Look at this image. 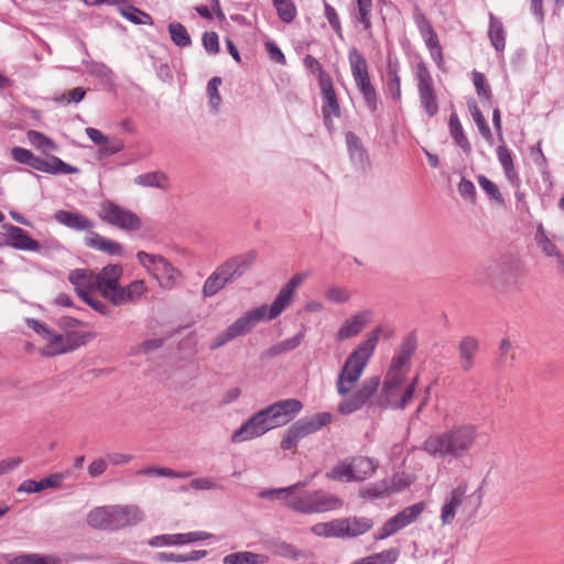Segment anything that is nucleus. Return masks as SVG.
<instances>
[{
    "instance_id": "obj_1",
    "label": "nucleus",
    "mask_w": 564,
    "mask_h": 564,
    "mask_svg": "<svg viewBox=\"0 0 564 564\" xmlns=\"http://www.w3.org/2000/svg\"><path fill=\"white\" fill-rule=\"evenodd\" d=\"M307 273L294 275L278 293L271 305L262 304L247 311L232 324L218 333L209 344L210 350H216L237 337L249 334L260 322H270L279 317L292 303L295 290L307 278Z\"/></svg>"
},
{
    "instance_id": "obj_2",
    "label": "nucleus",
    "mask_w": 564,
    "mask_h": 564,
    "mask_svg": "<svg viewBox=\"0 0 564 564\" xmlns=\"http://www.w3.org/2000/svg\"><path fill=\"white\" fill-rule=\"evenodd\" d=\"M307 485L308 480H303L283 488L265 489L258 497L268 500L282 499L285 507L303 514L330 512L343 507L344 502L339 497L322 489L299 492L300 488Z\"/></svg>"
},
{
    "instance_id": "obj_3",
    "label": "nucleus",
    "mask_w": 564,
    "mask_h": 564,
    "mask_svg": "<svg viewBox=\"0 0 564 564\" xmlns=\"http://www.w3.org/2000/svg\"><path fill=\"white\" fill-rule=\"evenodd\" d=\"M478 437L474 424H459L449 430L431 434L424 441L422 449L437 459H459L469 454Z\"/></svg>"
},
{
    "instance_id": "obj_4",
    "label": "nucleus",
    "mask_w": 564,
    "mask_h": 564,
    "mask_svg": "<svg viewBox=\"0 0 564 564\" xmlns=\"http://www.w3.org/2000/svg\"><path fill=\"white\" fill-rule=\"evenodd\" d=\"M381 326L376 327L368 338L361 341L347 357L336 380V389L338 394L346 395L350 393L360 379L364 369L375 352L378 344Z\"/></svg>"
},
{
    "instance_id": "obj_5",
    "label": "nucleus",
    "mask_w": 564,
    "mask_h": 564,
    "mask_svg": "<svg viewBox=\"0 0 564 564\" xmlns=\"http://www.w3.org/2000/svg\"><path fill=\"white\" fill-rule=\"evenodd\" d=\"M257 252L249 250L228 258L212 272L205 280L202 293L204 297H213L226 285L234 283L248 272L257 260Z\"/></svg>"
},
{
    "instance_id": "obj_6",
    "label": "nucleus",
    "mask_w": 564,
    "mask_h": 564,
    "mask_svg": "<svg viewBox=\"0 0 564 564\" xmlns=\"http://www.w3.org/2000/svg\"><path fill=\"white\" fill-rule=\"evenodd\" d=\"M137 259L140 264L158 280L162 289L172 290L177 285L181 272L164 257L139 251Z\"/></svg>"
},
{
    "instance_id": "obj_7",
    "label": "nucleus",
    "mask_w": 564,
    "mask_h": 564,
    "mask_svg": "<svg viewBox=\"0 0 564 564\" xmlns=\"http://www.w3.org/2000/svg\"><path fill=\"white\" fill-rule=\"evenodd\" d=\"M98 217L123 231H138L142 227V221L135 213L110 199L99 204Z\"/></svg>"
},
{
    "instance_id": "obj_8",
    "label": "nucleus",
    "mask_w": 564,
    "mask_h": 564,
    "mask_svg": "<svg viewBox=\"0 0 564 564\" xmlns=\"http://www.w3.org/2000/svg\"><path fill=\"white\" fill-rule=\"evenodd\" d=\"M303 409V403L297 399H284L260 410L267 423L272 429L283 426L291 422Z\"/></svg>"
},
{
    "instance_id": "obj_9",
    "label": "nucleus",
    "mask_w": 564,
    "mask_h": 564,
    "mask_svg": "<svg viewBox=\"0 0 564 564\" xmlns=\"http://www.w3.org/2000/svg\"><path fill=\"white\" fill-rule=\"evenodd\" d=\"M303 409V403L297 399H284L260 410L267 423L272 429L283 426L291 422Z\"/></svg>"
},
{
    "instance_id": "obj_10",
    "label": "nucleus",
    "mask_w": 564,
    "mask_h": 564,
    "mask_svg": "<svg viewBox=\"0 0 564 564\" xmlns=\"http://www.w3.org/2000/svg\"><path fill=\"white\" fill-rule=\"evenodd\" d=\"M303 409V403L297 399H284L260 410L267 423L272 429L283 426L291 422Z\"/></svg>"
},
{
    "instance_id": "obj_11",
    "label": "nucleus",
    "mask_w": 564,
    "mask_h": 564,
    "mask_svg": "<svg viewBox=\"0 0 564 564\" xmlns=\"http://www.w3.org/2000/svg\"><path fill=\"white\" fill-rule=\"evenodd\" d=\"M415 78L417 80L421 107L429 117H433L438 112L440 108L436 100L433 78L424 62L417 63L415 67Z\"/></svg>"
},
{
    "instance_id": "obj_12",
    "label": "nucleus",
    "mask_w": 564,
    "mask_h": 564,
    "mask_svg": "<svg viewBox=\"0 0 564 564\" xmlns=\"http://www.w3.org/2000/svg\"><path fill=\"white\" fill-rule=\"evenodd\" d=\"M379 386L380 378L377 376L365 379L359 389H357L348 399L339 402L338 412L343 415H348L358 411L377 392Z\"/></svg>"
},
{
    "instance_id": "obj_13",
    "label": "nucleus",
    "mask_w": 564,
    "mask_h": 564,
    "mask_svg": "<svg viewBox=\"0 0 564 564\" xmlns=\"http://www.w3.org/2000/svg\"><path fill=\"white\" fill-rule=\"evenodd\" d=\"M417 381L419 377L416 376L405 388L392 387L389 390L382 386L377 404L381 408L405 409L413 398Z\"/></svg>"
},
{
    "instance_id": "obj_14",
    "label": "nucleus",
    "mask_w": 564,
    "mask_h": 564,
    "mask_svg": "<svg viewBox=\"0 0 564 564\" xmlns=\"http://www.w3.org/2000/svg\"><path fill=\"white\" fill-rule=\"evenodd\" d=\"M45 339L48 341L42 349V355L45 357L65 354L85 344V336L79 334H67L66 336H63L51 332V335Z\"/></svg>"
},
{
    "instance_id": "obj_15",
    "label": "nucleus",
    "mask_w": 564,
    "mask_h": 564,
    "mask_svg": "<svg viewBox=\"0 0 564 564\" xmlns=\"http://www.w3.org/2000/svg\"><path fill=\"white\" fill-rule=\"evenodd\" d=\"M123 269L120 264H108L95 274L97 291L104 299L111 302V297L121 286L119 281L122 276Z\"/></svg>"
},
{
    "instance_id": "obj_16",
    "label": "nucleus",
    "mask_w": 564,
    "mask_h": 564,
    "mask_svg": "<svg viewBox=\"0 0 564 564\" xmlns=\"http://www.w3.org/2000/svg\"><path fill=\"white\" fill-rule=\"evenodd\" d=\"M270 430H272V425L267 423L261 411H258L234 432L231 435V442L237 444L250 441L265 434Z\"/></svg>"
},
{
    "instance_id": "obj_17",
    "label": "nucleus",
    "mask_w": 564,
    "mask_h": 564,
    "mask_svg": "<svg viewBox=\"0 0 564 564\" xmlns=\"http://www.w3.org/2000/svg\"><path fill=\"white\" fill-rule=\"evenodd\" d=\"M2 228L6 231L7 246L23 251H42L41 245L34 240L24 229L10 224H4Z\"/></svg>"
},
{
    "instance_id": "obj_18",
    "label": "nucleus",
    "mask_w": 564,
    "mask_h": 564,
    "mask_svg": "<svg viewBox=\"0 0 564 564\" xmlns=\"http://www.w3.org/2000/svg\"><path fill=\"white\" fill-rule=\"evenodd\" d=\"M212 538V534L204 531H195L187 533L162 534L153 536L149 540V545L153 547L164 545H184Z\"/></svg>"
},
{
    "instance_id": "obj_19",
    "label": "nucleus",
    "mask_w": 564,
    "mask_h": 564,
    "mask_svg": "<svg viewBox=\"0 0 564 564\" xmlns=\"http://www.w3.org/2000/svg\"><path fill=\"white\" fill-rule=\"evenodd\" d=\"M467 484L462 482L451 490L441 509V521L443 525L451 524L456 516L459 506L466 499Z\"/></svg>"
},
{
    "instance_id": "obj_20",
    "label": "nucleus",
    "mask_w": 564,
    "mask_h": 564,
    "mask_svg": "<svg viewBox=\"0 0 564 564\" xmlns=\"http://www.w3.org/2000/svg\"><path fill=\"white\" fill-rule=\"evenodd\" d=\"M148 292V286L143 280H134L126 286H120L111 297V304L121 306L133 304L141 300Z\"/></svg>"
},
{
    "instance_id": "obj_21",
    "label": "nucleus",
    "mask_w": 564,
    "mask_h": 564,
    "mask_svg": "<svg viewBox=\"0 0 564 564\" xmlns=\"http://www.w3.org/2000/svg\"><path fill=\"white\" fill-rule=\"evenodd\" d=\"M322 97H323V117L325 124L327 127L332 126V116L339 117L340 116V108L339 104L337 101L336 93L333 87V82L330 77H324L322 80V85H319Z\"/></svg>"
},
{
    "instance_id": "obj_22",
    "label": "nucleus",
    "mask_w": 564,
    "mask_h": 564,
    "mask_svg": "<svg viewBox=\"0 0 564 564\" xmlns=\"http://www.w3.org/2000/svg\"><path fill=\"white\" fill-rule=\"evenodd\" d=\"M113 531L135 525L143 520V512L138 506H112Z\"/></svg>"
},
{
    "instance_id": "obj_23",
    "label": "nucleus",
    "mask_w": 564,
    "mask_h": 564,
    "mask_svg": "<svg viewBox=\"0 0 564 564\" xmlns=\"http://www.w3.org/2000/svg\"><path fill=\"white\" fill-rule=\"evenodd\" d=\"M371 316L370 311H361L347 318L337 332V339L345 340L357 336L362 328L369 323Z\"/></svg>"
},
{
    "instance_id": "obj_24",
    "label": "nucleus",
    "mask_w": 564,
    "mask_h": 564,
    "mask_svg": "<svg viewBox=\"0 0 564 564\" xmlns=\"http://www.w3.org/2000/svg\"><path fill=\"white\" fill-rule=\"evenodd\" d=\"M54 218L61 225L77 230V231H93L95 224L88 217L79 213H73L68 210H57L54 214Z\"/></svg>"
},
{
    "instance_id": "obj_25",
    "label": "nucleus",
    "mask_w": 564,
    "mask_h": 564,
    "mask_svg": "<svg viewBox=\"0 0 564 564\" xmlns=\"http://www.w3.org/2000/svg\"><path fill=\"white\" fill-rule=\"evenodd\" d=\"M68 281L74 285L80 299L89 294V291L97 290L95 273L87 269L72 270L68 274Z\"/></svg>"
},
{
    "instance_id": "obj_26",
    "label": "nucleus",
    "mask_w": 564,
    "mask_h": 564,
    "mask_svg": "<svg viewBox=\"0 0 564 564\" xmlns=\"http://www.w3.org/2000/svg\"><path fill=\"white\" fill-rule=\"evenodd\" d=\"M401 487L395 485L394 479H383L378 482L368 484L359 490V496L362 499H380L390 496L393 492L400 491Z\"/></svg>"
},
{
    "instance_id": "obj_27",
    "label": "nucleus",
    "mask_w": 564,
    "mask_h": 564,
    "mask_svg": "<svg viewBox=\"0 0 564 564\" xmlns=\"http://www.w3.org/2000/svg\"><path fill=\"white\" fill-rule=\"evenodd\" d=\"M84 241L86 247L105 252L109 256H121L123 252V248L119 242L108 239L96 231L87 232Z\"/></svg>"
},
{
    "instance_id": "obj_28",
    "label": "nucleus",
    "mask_w": 564,
    "mask_h": 564,
    "mask_svg": "<svg viewBox=\"0 0 564 564\" xmlns=\"http://www.w3.org/2000/svg\"><path fill=\"white\" fill-rule=\"evenodd\" d=\"M479 348L478 340L473 336H465L458 345L459 366L464 372H469L475 366V357Z\"/></svg>"
},
{
    "instance_id": "obj_29",
    "label": "nucleus",
    "mask_w": 564,
    "mask_h": 564,
    "mask_svg": "<svg viewBox=\"0 0 564 564\" xmlns=\"http://www.w3.org/2000/svg\"><path fill=\"white\" fill-rule=\"evenodd\" d=\"M64 479L62 474H52L40 481L26 479L18 487V492L35 494L41 492L47 488H58Z\"/></svg>"
},
{
    "instance_id": "obj_30",
    "label": "nucleus",
    "mask_w": 564,
    "mask_h": 564,
    "mask_svg": "<svg viewBox=\"0 0 564 564\" xmlns=\"http://www.w3.org/2000/svg\"><path fill=\"white\" fill-rule=\"evenodd\" d=\"M112 506L97 507L87 516V523L99 530L113 531Z\"/></svg>"
},
{
    "instance_id": "obj_31",
    "label": "nucleus",
    "mask_w": 564,
    "mask_h": 564,
    "mask_svg": "<svg viewBox=\"0 0 564 564\" xmlns=\"http://www.w3.org/2000/svg\"><path fill=\"white\" fill-rule=\"evenodd\" d=\"M535 241L546 257H555L558 271L564 273V257L557 247L547 238L542 225H539L536 228Z\"/></svg>"
},
{
    "instance_id": "obj_32",
    "label": "nucleus",
    "mask_w": 564,
    "mask_h": 564,
    "mask_svg": "<svg viewBox=\"0 0 564 564\" xmlns=\"http://www.w3.org/2000/svg\"><path fill=\"white\" fill-rule=\"evenodd\" d=\"M311 435L303 417L294 422L285 432L281 441V448L286 451L295 447L300 440Z\"/></svg>"
},
{
    "instance_id": "obj_33",
    "label": "nucleus",
    "mask_w": 564,
    "mask_h": 564,
    "mask_svg": "<svg viewBox=\"0 0 564 564\" xmlns=\"http://www.w3.org/2000/svg\"><path fill=\"white\" fill-rule=\"evenodd\" d=\"M344 538H355L368 532L372 521L368 518H341Z\"/></svg>"
},
{
    "instance_id": "obj_34",
    "label": "nucleus",
    "mask_w": 564,
    "mask_h": 564,
    "mask_svg": "<svg viewBox=\"0 0 564 564\" xmlns=\"http://www.w3.org/2000/svg\"><path fill=\"white\" fill-rule=\"evenodd\" d=\"M497 158L501 164L507 180L516 187L519 186L520 180L514 169L512 154L506 145H499L497 148Z\"/></svg>"
},
{
    "instance_id": "obj_35",
    "label": "nucleus",
    "mask_w": 564,
    "mask_h": 564,
    "mask_svg": "<svg viewBox=\"0 0 564 564\" xmlns=\"http://www.w3.org/2000/svg\"><path fill=\"white\" fill-rule=\"evenodd\" d=\"M268 562V555L249 551L230 553L223 558L224 564H265Z\"/></svg>"
},
{
    "instance_id": "obj_36",
    "label": "nucleus",
    "mask_w": 564,
    "mask_h": 564,
    "mask_svg": "<svg viewBox=\"0 0 564 564\" xmlns=\"http://www.w3.org/2000/svg\"><path fill=\"white\" fill-rule=\"evenodd\" d=\"M354 80L360 94L362 95V98L369 111L376 112L378 109V98L376 89L370 82L369 75L355 78Z\"/></svg>"
},
{
    "instance_id": "obj_37",
    "label": "nucleus",
    "mask_w": 564,
    "mask_h": 564,
    "mask_svg": "<svg viewBox=\"0 0 564 564\" xmlns=\"http://www.w3.org/2000/svg\"><path fill=\"white\" fill-rule=\"evenodd\" d=\"M356 481H362L370 478L378 468V463L373 458L358 456L351 458Z\"/></svg>"
},
{
    "instance_id": "obj_38",
    "label": "nucleus",
    "mask_w": 564,
    "mask_h": 564,
    "mask_svg": "<svg viewBox=\"0 0 564 564\" xmlns=\"http://www.w3.org/2000/svg\"><path fill=\"white\" fill-rule=\"evenodd\" d=\"M67 561L56 555L30 553L13 557L9 564H66Z\"/></svg>"
},
{
    "instance_id": "obj_39",
    "label": "nucleus",
    "mask_w": 564,
    "mask_h": 564,
    "mask_svg": "<svg viewBox=\"0 0 564 564\" xmlns=\"http://www.w3.org/2000/svg\"><path fill=\"white\" fill-rule=\"evenodd\" d=\"M311 532L321 538H344L341 518L316 523L311 528Z\"/></svg>"
},
{
    "instance_id": "obj_40",
    "label": "nucleus",
    "mask_w": 564,
    "mask_h": 564,
    "mask_svg": "<svg viewBox=\"0 0 564 564\" xmlns=\"http://www.w3.org/2000/svg\"><path fill=\"white\" fill-rule=\"evenodd\" d=\"M326 478L345 482L356 481L351 458L341 460L335 465L326 473Z\"/></svg>"
},
{
    "instance_id": "obj_41",
    "label": "nucleus",
    "mask_w": 564,
    "mask_h": 564,
    "mask_svg": "<svg viewBox=\"0 0 564 564\" xmlns=\"http://www.w3.org/2000/svg\"><path fill=\"white\" fill-rule=\"evenodd\" d=\"M134 184L142 187L165 189L169 184V178L163 172L154 171L138 175L134 177Z\"/></svg>"
},
{
    "instance_id": "obj_42",
    "label": "nucleus",
    "mask_w": 564,
    "mask_h": 564,
    "mask_svg": "<svg viewBox=\"0 0 564 564\" xmlns=\"http://www.w3.org/2000/svg\"><path fill=\"white\" fill-rule=\"evenodd\" d=\"M490 24L488 35L492 46L497 52H502L506 46V32L502 22L498 20L494 14L489 15Z\"/></svg>"
},
{
    "instance_id": "obj_43",
    "label": "nucleus",
    "mask_w": 564,
    "mask_h": 564,
    "mask_svg": "<svg viewBox=\"0 0 564 564\" xmlns=\"http://www.w3.org/2000/svg\"><path fill=\"white\" fill-rule=\"evenodd\" d=\"M372 0H355L354 18L366 31L371 29Z\"/></svg>"
},
{
    "instance_id": "obj_44",
    "label": "nucleus",
    "mask_w": 564,
    "mask_h": 564,
    "mask_svg": "<svg viewBox=\"0 0 564 564\" xmlns=\"http://www.w3.org/2000/svg\"><path fill=\"white\" fill-rule=\"evenodd\" d=\"M207 555L206 550H195L185 554H176L173 552H160L156 554V560L163 562H196L204 558Z\"/></svg>"
},
{
    "instance_id": "obj_45",
    "label": "nucleus",
    "mask_w": 564,
    "mask_h": 564,
    "mask_svg": "<svg viewBox=\"0 0 564 564\" xmlns=\"http://www.w3.org/2000/svg\"><path fill=\"white\" fill-rule=\"evenodd\" d=\"M119 12L124 19H127L133 24H153L152 17L134 6H120Z\"/></svg>"
},
{
    "instance_id": "obj_46",
    "label": "nucleus",
    "mask_w": 564,
    "mask_h": 564,
    "mask_svg": "<svg viewBox=\"0 0 564 564\" xmlns=\"http://www.w3.org/2000/svg\"><path fill=\"white\" fill-rule=\"evenodd\" d=\"M346 141L351 161L364 167L367 162V153L360 140L352 132H348L346 134Z\"/></svg>"
},
{
    "instance_id": "obj_47",
    "label": "nucleus",
    "mask_w": 564,
    "mask_h": 564,
    "mask_svg": "<svg viewBox=\"0 0 564 564\" xmlns=\"http://www.w3.org/2000/svg\"><path fill=\"white\" fill-rule=\"evenodd\" d=\"M348 61L354 79L369 75L367 61L356 47L349 50Z\"/></svg>"
},
{
    "instance_id": "obj_48",
    "label": "nucleus",
    "mask_w": 564,
    "mask_h": 564,
    "mask_svg": "<svg viewBox=\"0 0 564 564\" xmlns=\"http://www.w3.org/2000/svg\"><path fill=\"white\" fill-rule=\"evenodd\" d=\"M468 109L470 111V115L477 124L480 134L485 140H487L489 143L492 142V134L490 131V128L487 124V121L485 117L482 116L480 109L477 106V102L475 100H468L467 102Z\"/></svg>"
},
{
    "instance_id": "obj_49",
    "label": "nucleus",
    "mask_w": 564,
    "mask_h": 564,
    "mask_svg": "<svg viewBox=\"0 0 564 564\" xmlns=\"http://www.w3.org/2000/svg\"><path fill=\"white\" fill-rule=\"evenodd\" d=\"M172 42L178 47H188L192 44L186 28L180 22H171L167 26Z\"/></svg>"
},
{
    "instance_id": "obj_50",
    "label": "nucleus",
    "mask_w": 564,
    "mask_h": 564,
    "mask_svg": "<svg viewBox=\"0 0 564 564\" xmlns=\"http://www.w3.org/2000/svg\"><path fill=\"white\" fill-rule=\"evenodd\" d=\"M448 126L451 135L456 142V144L460 147L465 152L470 151L469 142L464 134L463 127L456 113L451 115Z\"/></svg>"
},
{
    "instance_id": "obj_51",
    "label": "nucleus",
    "mask_w": 564,
    "mask_h": 564,
    "mask_svg": "<svg viewBox=\"0 0 564 564\" xmlns=\"http://www.w3.org/2000/svg\"><path fill=\"white\" fill-rule=\"evenodd\" d=\"M29 142L35 147L37 150L47 153L50 151H56V143L46 137L44 133L35 130H30L26 133Z\"/></svg>"
},
{
    "instance_id": "obj_52",
    "label": "nucleus",
    "mask_w": 564,
    "mask_h": 564,
    "mask_svg": "<svg viewBox=\"0 0 564 564\" xmlns=\"http://www.w3.org/2000/svg\"><path fill=\"white\" fill-rule=\"evenodd\" d=\"M278 15L284 23H291L296 17V8L292 0H272Z\"/></svg>"
},
{
    "instance_id": "obj_53",
    "label": "nucleus",
    "mask_w": 564,
    "mask_h": 564,
    "mask_svg": "<svg viewBox=\"0 0 564 564\" xmlns=\"http://www.w3.org/2000/svg\"><path fill=\"white\" fill-rule=\"evenodd\" d=\"M303 420L308 427V432L313 434L332 422V414L328 412H319L311 416H304Z\"/></svg>"
},
{
    "instance_id": "obj_54",
    "label": "nucleus",
    "mask_w": 564,
    "mask_h": 564,
    "mask_svg": "<svg viewBox=\"0 0 564 564\" xmlns=\"http://www.w3.org/2000/svg\"><path fill=\"white\" fill-rule=\"evenodd\" d=\"M405 527H406L405 523L403 522L402 518L398 513L394 517H392L391 519H389L383 524V527L380 529V531L376 535V539L377 540L387 539Z\"/></svg>"
},
{
    "instance_id": "obj_55",
    "label": "nucleus",
    "mask_w": 564,
    "mask_h": 564,
    "mask_svg": "<svg viewBox=\"0 0 564 564\" xmlns=\"http://www.w3.org/2000/svg\"><path fill=\"white\" fill-rule=\"evenodd\" d=\"M137 475L141 476H159V477H169V478H185L191 475V473H177L173 469L166 467H147L137 471Z\"/></svg>"
},
{
    "instance_id": "obj_56",
    "label": "nucleus",
    "mask_w": 564,
    "mask_h": 564,
    "mask_svg": "<svg viewBox=\"0 0 564 564\" xmlns=\"http://www.w3.org/2000/svg\"><path fill=\"white\" fill-rule=\"evenodd\" d=\"M274 553L281 557L297 561L305 556L303 551L297 550L293 544L280 541L274 544Z\"/></svg>"
},
{
    "instance_id": "obj_57",
    "label": "nucleus",
    "mask_w": 564,
    "mask_h": 564,
    "mask_svg": "<svg viewBox=\"0 0 564 564\" xmlns=\"http://www.w3.org/2000/svg\"><path fill=\"white\" fill-rule=\"evenodd\" d=\"M326 299L335 304H344L350 300L351 293L347 288L332 285L326 290Z\"/></svg>"
},
{
    "instance_id": "obj_58",
    "label": "nucleus",
    "mask_w": 564,
    "mask_h": 564,
    "mask_svg": "<svg viewBox=\"0 0 564 564\" xmlns=\"http://www.w3.org/2000/svg\"><path fill=\"white\" fill-rule=\"evenodd\" d=\"M473 82H474L477 95L481 99L489 100L491 98V89H490L489 84L486 80L485 75L477 70H474L473 72Z\"/></svg>"
},
{
    "instance_id": "obj_59",
    "label": "nucleus",
    "mask_w": 564,
    "mask_h": 564,
    "mask_svg": "<svg viewBox=\"0 0 564 564\" xmlns=\"http://www.w3.org/2000/svg\"><path fill=\"white\" fill-rule=\"evenodd\" d=\"M221 84L220 77H213L207 84V94L209 97V106L213 110H218L221 102V97L218 91V87Z\"/></svg>"
},
{
    "instance_id": "obj_60",
    "label": "nucleus",
    "mask_w": 564,
    "mask_h": 564,
    "mask_svg": "<svg viewBox=\"0 0 564 564\" xmlns=\"http://www.w3.org/2000/svg\"><path fill=\"white\" fill-rule=\"evenodd\" d=\"M406 372L402 370H395L390 368L386 379L383 381V387H387V389L391 390L392 387L398 388H405L404 381H405Z\"/></svg>"
},
{
    "instance_id": "obj_61",
    "label": "nucleus",
    "mask_w": 564,
    "mask_h": 564,
    "mask_svg": "<svg viewBox=\"0 0 564 564\" xmlns=\"http://www.w3.org/2000/svg\"><path fill=\"white\" fill-rule=\"evenodd\" d=\"M50 165L53 171L50 174H76L79 169L65 163L63 160L55 155L50 156Z\"/></svg>"
},
{
    "instance_id": "obj_62",
    "label": "nucleus",
    "mask_w": 564,
    "mask_h": 564,
    "mask_svg": "<svg viewBox=\"0 0 564 564\" xmlns=\"http://www.w3.org/2000/svg\"><path fill=\"white\" fill-rule=\"evenodd\" d=\"M388 73L390 76V79H389L390 93L392 94V97L395 100H400V98H401V79H400V76L398 75L397 65L389 64Z\"/></svg>"
},
{
    "instance_id": "obj_63",
    "label": "nucleus",
    "mask_w": 564,
    "mask_h": 564,
    "mask_svg": "<svg viewBox=\"0 0 564 564\" xmlns=\"http://www.w3.org/2000/svg\"><path fill=\"white\" fill-rule=\"evenodd\" d=\"M478 184L481 187V189L492 199L496 202H502V196L497 187V185L491 182L489 178H487L485 175H479L477 177Z\"/></svg>"
},
{
    "instance_id": "obj_64",
    "label": "nucleus",
    "mask_w": 564,
    "mask_h": 564,
    "mask_svg": "<svg viewBox=\"0 0 564 564\" xmlns=\"http://www.w3.org/2000/svg\"><path fill=\"white\" fill-rule=\"evenodd\" d=\"M424 508V502H417L404 508L401 512H399V514L405 525H409L417 519V517L423 512Z\"/></svg>"
}]
</instances>
